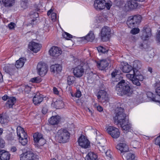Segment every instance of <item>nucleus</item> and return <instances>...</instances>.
I'll use <instances>...</instances> for the list:
<instances>
[{"label": "nucleus", "mask_w": 160, "mask_h": 160, "mask_svg": "<svg viewBox=\"0 0 160 160\" xmlns=\"http://www.w3.org/2000/svg\"><path fill=\"white\" fill-rule=\"evenodd\" d=\"M148 71L149 72H151V73H152V68H151V67H149L148 68Z\"/></svg>", "instance_id": "nucleus-64"}, {"label": "nucleus", "mask_w": 160, "mask_h": 160, "mask_svg": "<svg viewBox=\"0 0 160 160\" xmlns=\"http://www.w3.org/2000/svg\"><path fill=\"white\" fill-rule=\"evenodd\" d=\"M60 118L58 116H52L48 120L49 123L52 125L57 124L60 122Z\"/></svg>", "instance_id": "nucleus-23"}, {"label": "nucleus", "mask_w": 160, "mask_h": 160, "mask_svg": "<svg viewBox=\"0 0 160 160\" xmlns=\"http://www.w3.org/2000/svg\"><path fill=\"white\" fill-rule=\"evenodd\" d=\"M15 23L13 22H11L8 25V28L10 29H14L15 26Z\"/></svg>", "instance_id": "nucleus-53"}, {"label": "nucleus", "mask_w": 160, "mask_h": 160, "mask_svg": "<svg viewBox=\"0 0 160 160\" xmlns=\"http://www.w3.org/2000/svg\"><path fill=\"white\" fill-rule=\"evenodd\" d=\"M106 155L109 157H111V155L110 154V151H107L106 152L105 151V152Z\"/></svg>", "instance_id": "nucleus-59"}, {"label": "nucleus", "mask_w": 160, "mask_h": 160, "mask_svg": "<svg viewBox=\"0 0 160 160\" xmlns=\"http://www.w3.org/2000/svg\"><path fill=\"white\" fill-rule=\"evenodd\" d=\"M30 81L33 82L39 83L41 81V79L40 77H38L32 78Z\"/></svg>", "instance_id": "nucleus-45"}, {"label": "nucleus", "mask_w": 160, "mask_h": 160, "mask_svg": "<svg viewBox=\"0 0 160 160\" xmlns=\"http://www.w3.org/2000/svg\"><path fill=\"white\" fill-rule=\"evenodd\" d=\"M36 156L31 151H27L21 154L20 160H34Z\"/></svg>", "instance_id": "nucleus-11"}, {"label": "nucleus", "mask_w": 160, "mask_h": 160, "mask_svg": "<svg viewBox=\"0 0 160 160\" xmlns=\"http://www.w3.org/2000/svg\"><path fill=\"white\" fill-rule=\"evenodd\" d=\"M20 129L17 128V136L19 137V139L20 138H27L28 135L26 132H25L23 129L19 127Z\"/></svg>", "instance_id": "nucleus-24"}, {"label": "nucleus", "mask_w": 160, "mask_h": 160, "mask_svg": "<svg viewBox=\"0 0 160 160\" xmlns=\"http://www.w3.org/2000/svg\"><path fill=\"white\" fill-rule=\"evenodd\" d=\"M129 84L128 82H126L124 80H122L119 82L116 86L117 94L121 96L124 95L127 96H131L133 91Z\"/></svg>", "instance_id": "nucleus-2"}, {"label": "nucleus", "mask_w": 160, "mask_h": 160, "mask_svg": "<svg viewBox=\"0 0 160 160\" xmlns=\"http://www.w3.org/2000/svg\"><path fill=\"white\" fill-rule=\"evenodd\" d=\"M142 17L140 15L131 16L129 17L127 22V24L130 28L136 27L139 24L141 21Z\"/></svg>", "instance_id": "nucleus-4"}, {"label": "nucleus", "mask_w": 160, "mask_h": 160, "mask_svg": "<svg viewBox=\"0 0 160 160\" xmlns=\"http://www.w3.org/2000/svg\"><path fill=\"white\" fill-rule=\"evenodd\" d=\"M11 154L5 150L0 149V158L1 160H9Z\"/></svg>", "instance_id": "nucleus-20"}, {"label": "nucleus", "mask_w": 160, "mask_h": 160, "mask_svg": "<svg viewBox=\"0 0 160 160\" xmlns=\"http://www.w3.org/2000/svg\"><path fill=\"white\" fill-rule=\"evenodd\" d=\"M27 138H20L19 140V142L23 146H25L28 142Z\"/></svg>", "instance_id": "nucleus-43"}, {"label": "nucleus", "mask_w": 160, "mask_h": 160, "mask_svg": "<svg viewBox=\"0 0 160 160\" xmlns=\"http://www.w3.org/2000/svg\"><path fill=\"white\" fill-rule=\"evenodd\" d=\"M5 146V142L4 140L0 137V148H4Z\"/></svg>", "instance_id": "nucleus-50"}, {"label": "nucleus", "mask_w": 160, "mask_h": 160, "mask_svg": "<svg viewBox=\"0 0 160 160\" xmlns=\"http://www.w3.org/2000/svg\"><path fill=\"white\" fill-rule=\"evenodd\" d=\"M37 69L39 75L42 77L47 73L48 67L44 63L39 62L37 65Z\"/></svg>", "instance_id": "nucleus-10"}, {"label": "nucleus", "mask_w": 160, "mask_h": 160, "mask_svg": "<svg viewBox=\"0 0 160 160\" xmlns=\"http://www.w3.org/2000/svg\"><path fill=\"white\" fill-rule=\"evenodd\" d=\"M76 80L75 78L72 76H68L67 78V82L69 85L73 84Z\"/></svg>", "instance_id": "nucleus-35"}, {"label": "nucleus", "mask_w": 160, "mask_h": 160, "mask_svg": "<svg viewBox=\"0 0 160 160\" xmlns=\"http://www.w3.org/2000/svg\"><path fill=\"white\" fill-rule=\"evenodd\" d=\"M33 138L34 142L39 146H42L46 143V141L41 133H35L33 135Z\"/></svg>", "instance_id": "nucleus-6"}, {"label": "nucleus", "mask_w": 160, "mask_h": 160, "mask_svg": "<svg viewBox=\"0 0 160 160\" xmlns=\"http://www.w3.org/2000/svg\"><path fill=\"white\" fill-rule=\"evenodd\" d=\"M62 36L64 38L67 40H69L70 38H72V36L67 32H64L62 33Z\"/></svg>", "instance_id": "nucleus-42"}, {"label": "nucleus", "mask_w": 160, "mask_h": 160, "mask_svg": "<svg viewBox=\"0 0 160 160\" xmlns=\"http://www.w3.org/2000/svg\"><path fill=\"white\" fill-rule=\"evenodd\" d=\"M70 137V133L67 129H61L58 131L56 137L59 142L65 143L69 141Z\"/></svg>", "instance_id": "nucleus-3"}, {"label": "nucleus", "mask_w": 160, "mask_h": 160, "mask_svg": "<svg viewBox=\"0 0 160 160\" xmlns=\"http://www.w3.org/2000/svg\"><path fill=\"white\" fill-rule=\"evenodd\" d=\"M43 100V98L42 94L39 93H37L33 97V102L35 105H38L42 102Z\"/></svg>", "instance_id": "nucleus-22"}, {"label": "nucleus", "mask_w": 160, "mask_h": 160, "mask_svg": "<svg viewBox=\"0 0 160 160\" xmlns=\"http://www.w3.org/2000/svg\"><path fill=\"white\" fill-rule=\"evenodd\" d=\"M73 72L74 75L77 78L82 77L84 73V69L83 67L81 65H78L73 69Z\"/></svg>", "instance_id": "nucleus-12"}, {"label": "nucleus", "mask_w": 160, "mask_h": 160, "mask_svg": "<svg viewBox=\"0 0 160 160\" xmlns=\"http://www.w3.org/2000/svg\"><path fill=\"white\" fill-rule=\"evenodd\" d=\"M55 104L57 107L59 108H62L63 105V103L62 101L58 100L56 101L55 102Z\"/></svg>", "instance_id": "nucleus-44"}, {"label": "nucleus", "mask_w": 160, "mask_h": 160, "mask_svg": "<svg viewBox=\"0 0 160 160\" xmlns=\"http://www.w3.org/2000/svg\"><path fill=\"white\" fill-rule=\"evenodd\" d=\"M155 144L156 145H158L160 148V133L159 135L155 139Z\"/></svg>", "instance_id": "nucleus-46"}, {"label": "nucleus", "mask_w": 160, "mask_h": 160, "mask_svg": "<svg viewBox=\"0 0 160 160\" xmlns=\"http://www.w3.org/2000/svg\"><path fill=\"white\" fill-rule=\"evenodd\" d=\"M78 143L79 146L84 148H87L90 146V142L84 136L81 135L78 138Z\"/></svg>", "instance_id": "nucleus-9"}, {"label": "nucleus", "mask_w": 160, "mask_h": 160, "mask_svg": "<svg viewBox=\"0 0 160 160\" xmlns=\"http://www.w3.org/2000/svg\"><path fill=\"white\" fill-rule=\"evenodd\" d=\"M57 17L56 14L55 13L52 12L51 15V18L53 21H55Z\"/></svg>", "instance_id": "nucleus-52"}, {"label": "nucleus", "mask_w": 160, "mask_h": 160, "mask_svg": "<svg viewBox=\"0 0 160 160\" xmlns=\"http://www.w3.org/2000/svg\"><path fill=\"white\" fill-rule=\"evenodd\" d=\"M135 70H133L132 71V72H130V73H129L127 74L126 75V77L130 79L132 82L133 83V80L135 79Z\"/></svg>", "instance_id": "nucleus-34"}, {"label": "nucleus", "mask_w": 160, "mask_h": 160, "mask_svg": "<svg viewBox=\"0 0 160 160\" xmlns=\"http://www.w3.org/2000/svg\"><path fill=\"white\" fill-rule=\"evenodd\" d=\"M49 52L51 56L57 57L61 54L62 51L61 49L58 47L53 46L50 49Z\"/></svg>", "instance_id": "nucleus-16"}, {"label": "nucleus", "mask_w": 160, "mask_h": 160, "mask_svg": "<svg viewBox=\"0 0 160 160\" xmlns=\"http://www.w3.org/2000/svg\"><path fill=\"white\" fill-rule=\"evenodd\" d=\"M135 79L133 81V83L137 86H140L141 85L139 81H142L143 79V76L138 71L135 72Z\"/></svg>", "instance_id": "nucleus-17"}, {"label": "nucleus", "mask_w": 160, "mask_h": 160, "mask_svg": "<svg viewBox=\"0 0 160 160\" xmlns=\"http://www.w3.org/2000/svg\"><path fill=\"white\" fill-rule=\"evenodd\" d=\"M8 97L7 95H5L2 97V98L3 100L5 101L7 99H8L9 98H8Z\"/></svg>", "instance_id": "nucleus-60"}, {"label": "nucleus", "mask_w": 160, "mask_h": 160, "mask_svg": "<svg viewBox=\"0 0 160 160\" xmlns=\"http://www.w3.org/2000/svg\"><path fill=\"white\" fill-rule=\"evenodd\" d=\"M41 47V44L34 42H30L28 45L30 49L35 53L39 51Z\"/></svg>", "instance_id": "nucleus-18"}, {"label": "nucleus", "mask_w": 160, "mask_h": 160, "mask_svg": "<svg viewBox=\"0 0 160 160\" xmlns=\"http://www.w3.org/2000/svg\"><path fill=\"white\" fill-rule=\"evenodd\" d=\"M98 99L102 104L108 102L107 93L104 90H99L97 95Z\"/></svg>", "instance_id": "nucleus-8"}, {"label": "nucleus", "mask_w": 160, "mask_h": 160, "mask_svg": "<svg viewBox=\"0 0 160 160\" xmlns=\"http://www.w3.org/2000/svg\"><path fill=\"white\" fill-rule=\"evenodd\" d=\"M7 120L4 118L2 116H0V123L2 124L5 123L7 122Z\"/></svg>", "instance_id": "nucleus-51"}, {"label": "nucleus", "mask_w": 160, "mask_h": 160, "mask_svg": "<svg viewBox=\"0 0 160 160\" xmlns=\"http://www.w3.org/2000/svg\"><path fill=\"white\" fill-rule=\"evenodd\" d=\"M26 60L24 58H21L18 60L17 61L15 65L16 67V68H22Z\"/></svg>", "instance_id": "nucleus-29"}, {"label": "nucleus", "mask_w": 160, "mask_h": 160, "mask_svg": "<svg viewBox=\"0 0 160 160\" xmlns=\"http://www.w3.org/2000/svg\"><path fill=\"white\" fill-rule=\"evenodd\" d=\"M98 158L97 155L93 152H89L87 155L85 160H96Z\"/></svg>", "instance_id": "nucleus-26"}, {"label": "nucleus", "mask_w": 160, "mask_h": 160, "mask_svg": "<svg viewBox=\"0 0 160 160\" xmlns=\"http://www.w3.org/2000/svg\"><path fill=\"white\" fill-rule=\"evenodd\" d=\"M81 96V92L79 90L77 91L74 93V96L77 98H80Z\"/></svg>", "instance_id": "nucleus-54"}, {"label": "nucleus", "mask_w": 160, "mask_h": 160, "mask_svg": "<svg viewBox=\"0 0 160 160\" xmlns=\"http://www.w3.org/2000/svg\"><path fill=\"white\" fill-rule=\"evenodd\" d=\"M151 29L150 28H146L143 30V33L142 35V38H144L146 39L147 38L150 37L151 35Z\"/></svg>", "instance_id": "nucleus-28"}, {"label": "nucleus", "mask_w": 160, "mask_h": 160, "mask_svg": "<svg viewBox=\"0 0 160 160\" xmlns=\"http://www.w3.org/2000/svg\"><path fill=\"white\" fill-rule=\"evenodd\" d=\"M31 89V88L30 86L24 85L22 87V90L25 93H28L30 92Z\"/></svg>", "instance_id": "nucleus-37"}, {"label": "nucleus", "mask_w": 160, "mask_h": 160, "mask_svg": "<svg viewBox=\"0 0 160 160\" xmlns=\"http://www.w3.org/2000/svg\"><path fill=\"white\" fill-rule=\"evenodd\" d=\"M156 84L157 86H158V87L156 89V92L157 95L160 96V81H157L156 82Z\"/></svg>", "instance_id": "nucleus-41"}, {"label": "nucleus", "mask_w": 160, "mask_h": 160, "mask_svg": "<svg viewBox=\"0 0 160 160\" xmlns=\"http://www.w3.org/2000/svg\"><path fill=\"white\" fill-rule=\"evenodd\" d=\"M57 65L56 64L55 65H52L50 67V70L51 72H52L53 73L56 72V70H57Z\"/></svg>", "instance_id": "nucleus-48"}, {"label": "nucleus", "mask_w": 160, "mask_h": 160, "mask_svg": "<svg viewBox=\"0 0 160 160\" xmlns=\"http://www.w3.org/2000/svg\"><path fill=\"white\" fill-rule=\"evenodd\" d=\"M48 111V109L46 107H44L42 108V113L44 114H46Z\"/></svg>", "instance_id": "nucleus-55"}, {"label": "nucleus", "mask_w": 160, "mask_h": 160, "mask_svg": "<svg viewBox=\"0 0 160 160\" xmlns=\"http://www.w3.org/2000/svg\"><path fill=\"white\" fill-rule=\"evenodd\" d=\"M124 2L123 0H115L114 3L116 6L119 7L122 5Z\"/></svg>", "instance_id": "nucleus-40"}, {"label": "nucleus", "mask_w": 160, "mask_h": 160, "mask_svg": "<svg viewBox=\"0 0 160 160\" xmlns=\"http://www.w3.org/2000/svg\"><path fill=\"white\" fill-rule=\"evenodd\" d=\"M147 97L151 99L152 101L156 102H158V100L155 99V96L152 92H147L146 93Z\"/></svg>", "instance_id": "nucleus-36"}, {"label": "nucleus", "mask_w": 160, "mask_h": 160, "mask_svg": "<svg viewBox=\"0 0 160 160\" xmlns=\"http://www.w3.org/2000/svg\"><path fill=\"white\" fill-rule=\"evenodd\" d=\"M106 2L105 0H95L94 6L97 10L103 9L105 8Z\"/></svg>", "instance_id": "nucleus-15"}, {"label": "nucleus", "mask_w": 160, "mask_h": 160, "mask_svg": "<svg viewBox=\"0 0 160 160\" xmlns=\"http://www.w3.org/2000/svg\"><path fill=\"white\" fill-rule=\"evenodd\" d=\"M138 3L133 0L127 1L124 6L125 8L128 11L137 8L138 6Z\"/></svg>", "instance_id": "nucleus-13"}, {"label": "nucleus", "mask_w": 160, "mask_h": 160, "mask_svg": "<svg viewBox=\"0 0 160 160\" xmlns=\"http://www.w3.org/2000/svg\"><path fill=\"white\" fill-rule=\"evenodd\" d=\"M98 52L101 53H104L108 52V50L102 46H99L97 48Z\"/></svg>", "instance_id": "nucleus-38"}, {"label": "nucleus", "mask_w": 160, "mask_h": 160, "mask_svg": "<svg viewBox=\"0 0 160 160\" xmlns=\"http://www.w3.org/2000/svg\"><path fill=\"white\" fill-rule=\"evenodd\" d=\"M16 98L14 97L9 98L6 104V106L9 108L12 107L16 102Z\"/></svg>", "instance_id": "nucleus-27"}, {"label": "nucleus", "mask_w": 160, "mask_h": 160, "mask_svg": "<svg viewBox=\"0 0 160 160\" xmlns=\"http://www.w3.org/2000/svg\"><path fill=\"white\" fill-rule=\"evenodd\" d=\"M102 148V147H100L99 148V150L101 152H102V153H103V152H105V150L104 149H103Z\"/></svg>", "instance_id": "nucleus-63"}, {"label": "nucleus", "mask_w": 160, "mask_h": 160, "mask_svg": "<svg viewBox=\"0 0 160 160\" xmlns=\"http://www.w3.org/2000/svg\"><path fill=\"white\" fill-rule=\"evenodd\" d=\"M57 67V70H56V73H59L61 72L62 70V66L59 64H56Z\"/></svg>", "instance_id": "nucleus-49"}, {"label": "nucleus", "mask_w": 160, "mask_h": 160, "mask_svg": "<svg viewBox=\"0 0 160 160\" xmlns=\"http://www.w3.org/2000/svg\"><path fill=\"white\" fill-rule=\"evenodd\" d=\"M95 38V36L92 31H90L89 33L85 37L84 39L88 41L92 42Z\"/></svg>", "instance_id": "nucleus-32"}, {"label": "nucleus", "mask_w": 160, "mask_h": 160, "mask_svg": "<svg viewBox=\"0 0 160 160\" xmlns=\"http://www.w3.org/2000/svg\"><path fill=\"white\" fill-rule=\"evenodd\" d=\"M16 67L13 64H6L4 68L5 72L10 75H13L16 72Z\"/></svg>", "instance_id": "nucleus-14"}, {"label": "nucleus", "mask_w": 160, "mask_h": 160, "mask_svg": "<svg viewBox=\"0 0 160 160\" xmlns=\"http://www.w3.org/2000/svg\"><path fill=\"white\" fill-rule=\"evenodd\" d=\"M97 110L99 112H101L102 111L103 108L102 107L100 106H97Z\"/></svg>", "instance_id": "nucleus-58"}, {"label": "nucleus", "mask_w": 160, "mask_h": 160, "mask_svg": "<svg viewBox=\"0 0 160 160\" xmlns=\"http://www.w3.org/2000/svg\"><path fill=\"white\" fill-rule=\"evenodd\" d=\"M139 29L138 28H133L131 31V32L133 34H136L139 33Z\"/></svg>", "instance_id": "nucleus-47"}, {"label": "nucleus", "mask_w": 160, "mask_h": 160, "mask_svg": "<svg viewBox=\"0 0 160 160\" xmlns=\"http://www.w3.org/2000/svg\"><path fill=\"white\" fill-rule=\"evenodd\" d=\"M134 70L131 66L128 64L125 65L122 68L123 72L126 73H130Z\"/></svg>", "instance_id": "nucleus-31"}, {"label": "nucleus", "mask_w": 160, "mask_h": 160, "mask_svg": "<svg viewBox=\"0 0 160 160\" xmlns=\"http://www.w3.org/2000/svg\"><path fill=\"white\" fill-rule=\"evenodd\" d=\"M15 0H2V3L3 6L6 7L12 6L15 2Z\"/></svg>", "instance_id": "nucleus-30"}, {"label": "nucleus", "mask_w": 160, "mask_h": 160, "mask_svg": "<svg viewBox=\"0 0 160 160\" xmlns=\"http://www.w3.org/2000/svg\"><path fill=\"white\" fill-rule=\"evenodd\" d=\"M53 10L52 9H50L47 12V15L49 16L50 15H51L52 13L53 12Z\"/></svg>", "instance_id": "nucleus-62"}, {"label": "nucleus", "mask_w": 160, "mask_h": 160, "mask_svg": "<svg viewBox=\"0 0 160 160\" xmlns=\"http://www.w3.org/2000/svg\"><path fill=\"white\" fill-rule=\"evenodd\" d=\"M116 148L120 151L122 155L124 153L127 152L129 150L128 146L123 143H120L118 144L116 146Z\"/></svg>", "instance_id": "nucleus-19"}, {"label": "nucleus", "mask_w": 160, "mask_h": 160, "mask_svg": "<svg viewBox=\"0 0 160 160\" xmlns=\"http://www.w3.org/2000/svg\"><path fill=\"white\" fill-rule=\"evenodd\" d=\"M120 73V71L118 70H115L113 71L111 73V75L112 78H118L119 74Z\"/></svg>", "instance_id": "nucleus-39"}, {"label": "nucleus", "mask_w": 160, "mask_h": 160, "mask_svg": "<svg viewBox=\"0 0 160 160\" xmlns=\"http://www.w3.org/2000/svg\"><path fill=\"white\" fill-rule=\"evenodd\" d=\"M110 32V28L107 26L104 27L102 28L100 32V37L102 41L105 42L109 40Z\"/></svg>", "instance_id": "nucleus-5"}, {"label": "nucleus", "mask_w": 160, "mask_h": 160, "mask_svg": "<svg viewBox=\"0 0 160 160\" xmlns=\"http://www.w3.org/2000/svg\"><path fill=\"white\" fill-rule=\"evenodd\" d=\"M106 131L113 138H117L120 136V132L119 129L115 127L109 126L107 128Z\"/></svg>", "instance_id": "nucleus-7"}, {"label": "nucleus", "mask_w": 160, "mask_h": 160, "mask_svg": "<svg viewBox=\"0 0 160 160\" xmlns=\"http://www.w3.org/2000/svg\"><path fill=\"white\" fill-rule=\"evenodd\" d=\"M133 69L135 70V71H138L137 69L141 68L142 64L139 61H136L133 62Z\"/></svg>", "instance_id": "nucleus-33"}, {"label": "nucleus", "mask_w": 160, "mask_h": 160, "mask_svg": "<svg viewBox=\"0 0 160 160\" xmlns=\"http://www.w3.org/2000/svg\"><path fill=\"white\" fill-rule=\"evenodd\" d=\"M17 150V148L15 147H13L11 149V151L12 152H15Z\"/></svg>", "instance_id": "nucleus-61"}, {"label": "nucleus", "mask_w": 160, "mask_h": 160, "mask_svg": "<svg viewBox=\"0 0 160 160\" xmlns=\"http://www.w3.org/2000/svg\"><path fill=\"white\" fill-rule=\"evenodd\" d=\"M98 67L101 70H104L109 65V63L106 60H102L97 62Z\"/></svg>", "instance_id": "nucleus-21"}, {"label": "nucleus", "mask_w": 160, "mask_h": 160, "mask_svg": "<svg viewBox=\"0 0 160 160\" xmlns=\"http://www.w3.org/2000/svg\"><path fill=\"white\" fill-rule=\"evenodd\" d=\"M111 6V5L109 3H106L105 5V7H106L108 10H109Z\"/></svg>", "instance_id": "nucleus-57"}, {"label": "nucleus", "mask_w": 160, "mask_h": 160, "mask_svg": "<svg viewBox=\"0 0 160 160\" xmlns=\"http://www.w3.org/2000/svg\"><path fill=\"white\" fill-rule=\"evenodd\" d=\"M122 156L123 158V157L126 158L127 160H137L134 154L128 152L124 153Z\"/></svg>", "instance_id": "nucleus-25"}, {"label": "nucleus", "mask_w": 160, "mask_h": 160, "mask_svg": "<svg viewBox=\"0 0 160 160\" xmlns=\"http://www.w3.org/2000/svg\"><path fill=\"white\" fill-rule=\"evenodd\" d=\"M53 90L54 93V94H58L59 92H58V90L56 88L54 87L53 88Z\"/></svg>", "instance_id": "nucleus-56"}, {"label": "nucleus", "mask_w": 160, "mask_h": 160, "mask_svg": "<svg viewBox=\"0 0 160 160\" xmlns=\"http://www.w3.org/2000/svg\"><path fill=\"white\" fill-rule=\"evenodd\" d=\"M124 109L121 107H118L115 110V116L113 117L114 123L119 124L123 131L129 132L131 127L128 120L126 119V114L124 112Z\"/></svg>", "instance_id": "nucleus-1"}]
</instances>
